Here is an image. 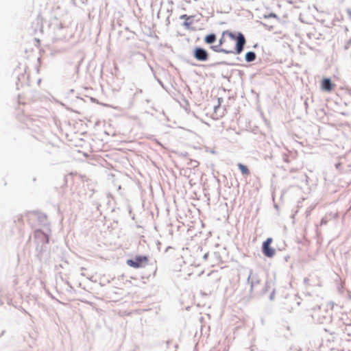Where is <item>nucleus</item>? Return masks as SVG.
I'll use <instances>...</instances> for the list:
<instances>
[{
    "label": "nucleus",
    "mask_w": 351,
    "mask_h": 351,
    "mask_svg": "<svg viewBox=\"0 0 351 351\" xmlns=\"http://www.w3.org/2000/svg\"><path fill=\"white\" fill-rule=\"evenodd\" d=\"M335 87L329 78H324L321 82V88L326 92H331Z\"/></svg>",
    "instance_id": "obj_5"
},
{
    "label": "nucleus",
    "mask_w": 351,
    "mask_h": 351,
    "mask_svg": "<svg viewBox=\"0 0 351 351\" xmlns=\"http://www.w3.org/2000/svg\"><path fill=\"white\" fill-rule=\"evenodd\" d=\"M256 59V54L253 51H249L245 54V60L247 62H252Z\"/></svg>",
    "instance_id": "obj_8"
},
{
    "label": "nucleus",
    "mask_w": 351,
    "mask_h": 351,
    "mask_svg": "<svg viewBox=\"0 0 351 351\" xmlns=\"http://www.w3.org/2000/svg\"><path fill=\"white\" fill-rule=\"evenodd\" d=\"M148 262V258L146 256H137L134 260L129 259L127 261L128 265L134 267L139 268L147 264Z\"/></svg>",
    "instance_id": "obj_2"
},
{
    "label": "nucleus",
    "mask_w": 351,
    "mask_h": 351,
    "mask_svg": "<svg viewBox=\"0 0 351 351\" xmlns=\"http://www.w3.org/2000/svg\"><path fill=\"white\" fill-rule=\"evenodd\" d=\"M272 241L271 238H268L263 243V252L265 256L269 258L273 257L275 254V250L270 247Z\"/></svg>",
    "instance_id": "obj_3"
},
{
    "label": "nucleus",
    "mask_w": 351,
    "mask_h": 351,
    "mask_svg": "<svg viewBox=\"0 0 351 351\" xmlns=\"http://www.w3.org/2000/svg\"><path fill=\"white\" fill-rule=\"evenodd\" d=\"M193 56L195 59L199 61H206L208 59V52L202 48H195L193 52Z\"/></svg>",
    "instance_id": "obj_4"
},
{
    "label": "nucleus",
    "mask_w": 351,
    "mask_h": 351,
    "mask_svg": "<svg viewBox=\"0 0 351 351\" xmlns=\"http://www.w3.org/2000/svg\"><path fill=\"white\" fill-rule=\"evenodd\" d=\"M184 25H185V26H189V24L188 23L185 22V23H184Z\"/></svg>",
    "instance_id": "obj_10"
},
{
    "label": "nucleus",
    "mask_w": 351,
    "mask_h": 351,
    "mask_svg": "<svg viewBox=\"0 0 351 351\" xmlns=\"http://www.w3.org/2000/svg\"><path fill=\"white\" fill-rule=\"evenodd\" d=\"M182 19L188 20L189 19V16H188L186 14H183L180 16Z\"/></svg>",
    "instance_id": "obj_9"
},
{
    "label": "nucleus",
    "mask_w": 351,
    "mask_h": 351,
    "mask_svg": "<svg viewBox=\"0 0 351 351\" xmlns=\"http://www.w3.org/2000/svg\"><path fill=\"white\" fill-rule=\"evenodd\" d=\"M215 40H216V36L213 34L207 35L204 38V41L207 44H212Z\"/></svg>",
    "instance_id": "obj_7"
},
{
    "label": "nucleus",
    "mask_w": 351,
    "mask_h": 351,
    "mask_svg": "<svg viewBox=\"0 0 351 351\" xmlns=\"http://www.w3.org/2000/svg\"><path fill=\"white\" fill-rule=\"evenodd\" d=\"M245 44V38L241 33L236 34L226 30L222 32L219 44L211 46L210 49L217 53L239 54Z\"/></svg>",
    "instance_id": "obj_1"
},
{
    "label": "nucleus",
    "mask_w": 351,
    "mask_h": 351,
    "mask_svg": "<svg viewBox=\"0 0 351 351\" xmlns=\"http://www.w3.org/2000/svg\"><path fill=\"white\" fill-rule=\"evenodd\" d=\"M237 166H238L239 169L241 170V173L243 175H245V176L250 175V170L245 165H244L241 163H239L237 165Z\"/></svg>",
    "instance_id": "obj_6"
}]
</instances>
